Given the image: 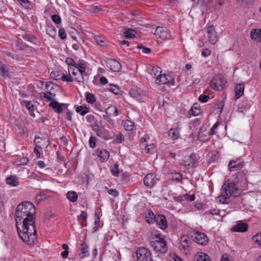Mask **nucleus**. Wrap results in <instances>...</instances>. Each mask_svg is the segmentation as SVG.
<instances>
[{
    "instance_id": "7",
    "label": "nucleus",
    "mask_w": 261,
    "mask_h": 261,
    "mask_svg": "<svg viewBox=\"0 0 261 261\" xmlns=\"http://www.w3.org/2000/svg\"><path fill=\"white\" fill-rule=\"evenodd\" d=\"M106 63L107 67L114 72H118L121 69V64L116 60L107 59Z\"/></svg>"
},
{
    "instance_id": "42",
    "label": "nucleus",
    "mask_w": 261,
    "mask_h": 261,
    "mask_svg": "<svg viewBox=\"0 0 261 261\" xmlns=\"http://www.w3.org/2000/svg\"><path fill=\"white\" fill-rule=\"evenodd\" d=\"M124 136L121 133H119L116 136L115 139H114L113 142L116 143H122L124 141Z\"/></svg>"
},
{
    "instance_id": "23",
    "label": "nucleus",
    "mask_w": 261,
    "mask_h": 261,
    "mask_svg": "<svg viewBox=\"0 0 261 261\" xmlns=\"http://www.w3.org/2000/svg\"><path fill=\"white\" fill-rule=\"evenodd\" d=\"M193 116H196L201 113L200 105L198 103L195 102L193 104L190 110Z\"/></svg>"
},
{
    "instance_id": "31",
    "label": "nucleus",
    "mask_w": 261,
    "mask_h": 261,
    "mask_svg": "<svg viewBox=\"0 0 261 261\" xmlns=\"http://www.w3.org/2000/svg\"><path fill=\"white\" fill-rule=\"evenodd\" d=\"M196 256V261H211L209 256L205 253H199Z\"/></svg>"
},
{
    "instance_id": "48",
    "label": "nucleus",
    "mask_w": 261,
    "mask_h": 261,
    "mask_svg": "<svg viewBox=\"0 0 261 261\" xmlns=\"http://www.w3.org/2000/svg\"><path fill=\"white\" fill-rule=\"evenodd\" d=\"M109 89L110 91L113 92L115 94H118L119 92V89L117 86L114 85L110 84L109 85Z\"/></svg>"
},
{
    "instance_id": "16",
    "label": "nucleus",
    "mask_w": 261,
    "mask_h": 261,
    "mask_svg": "<svg viewBox=\"0 0 261 261\" xmlns=\"http://www.w3.org/2000/svg\"><path fill=\"white\" fill-rule=\"evenodd\" d=\"M153 174H147L144 178V184L146 187H152L155 184V179Z\"/></svg>"
},
{
    "instance_id": "60",
    "label": "nucleus",
    "mask_w": 261,
    "mask_h": 261,
    "mask_svg": "<svg viewBox=\"0 0 261 261\" xmlns=\"http://www.w3.org/2000/svg\"><path fill=\"white\" fill-rule=\"evenodd\" d=\"M173 178L175 181L181 182V179L182 178V175L181 173L176 172L173 175Z\"/></svg>"
},
{
    "instance_id": "8",
    "label": "nucleus",
    "mask_w": 261,
    "mask_h": 261,
    "mask_svg": "<svg viewBox=\"0 0 261 261\" xmlns=\"http://www.w3.org/2000/svg\"><path fill=\"white\" fill-rule=\"evenodd\" d=\"M94 130L97 136L105 140L113 139V137L111 135L110 132L105 128H100L98 126L97 128H94Z\"/></svg>"
},
{
    "instance_id": "35",
    "label": "nucleus",
    "mask_w": 261,
    "mask_h": 261,
    "mask_svg": "<svg viewBox=\"0 0 261 261\" xmlns=\"http://www.w3.org/2000/svg\"><path fill=\"white\" fill-rule=\"evenodd\" d=\"M22 37L25 41H28L32 43H35L37 40L36 38L31 34H25L22 35Z\"/></svg>"
},
{
    "instance_id": "45",
    "label": "nucleus",
    "mask_w": 261,
    "mask_h": 261,
    "mask_svg": "<svg viewBox=\"0 0 261 261\" xmlns=\"http://www.w3.org/2000/svg\"><path fill=\"white\" fill-rule=\"evenodd\" d=\"M118 167L119 165L116 163L114 165V169H111L110 171L113 175L117 176L119 174V170Z\"/></svg>"
},
{
    "instance_id": "4",
    "label": "nucleus",
    "mask_w": 261,
    "mask_h": 261,
    "mask_svg": "<svg viewBox=\"0 0 261 261\" xmlns=\"http://www.w3.org/2000/svg\"><path fill=\"white\" fill-rule=\"evenodd\" d=\"M137 261H152L150 251L147 248L141 247L136 252Z\"/></svg>"
},
{
    "instance_id": "54",
    "label": "nucleus",
    "mask_w": 261,
    "mask_h": 261,
    "mask_svg": "<svg viewBox=\"0 0 261 261\" xmlns=\"http://www.w3.org/2000/svg\"><path fill=\"white\" fill-rule=\"evenodd\" d=\"M137 48L142 50V51L147 54H149L151 52V49L143 45H138Z\"/></svg>"
},
{
    "instance_id": "43",
    "label": "nucleus",
    "mask_w": 261,
    "mask_h": 261,
    "mask_svg": "<svg viewBox=\"0 0 261 261\" xmlns=\"http://www.w3.org/2000/svg\"><path fill=\"white\" fill-rule=\"evenodd\" d=\"M110 110H112V111H114L113 113V115L115 116H117L119 114V112H118V110H117V109L116 108V107L115 106H110V107H109L107 110H106V113L107 114H109L110 115H111L112 114L110 112H109Z\"/></svg>"
},
{
    "instance_id": "52",
    "label": "nucleus",
    "mask_w": 261,
    "mask_h": 261,
    "mask_svg": "<svg viewBox=\"0 0 261 261\" xmlns=\"http://www.w3.org/2000/svg\"><path fill=\"white\" fill-rule=\"evenodd\" d=\"M51 20L56 24H60L61 22V18L59 15H53L51 16Z\"/></svg>"
},
{
    "instance_id": "21",
    "label": "nucleus",
    "mask_w": 261,
    "mask_h": 261,
    "mask_svg": "<svg viewBox=\"0 0 261 261\" xmlns=\"http://www.w3.org/2000/svg\"><path fill=\"white\" fill-rule=\"evenodd\" d=\"M6 183L13 187H16L19 185L18 178L15 175H12L6 178Z\"/></svg>"
},
{
    "instance_id": "15",
    "label": "nucleus",
    "mask_w": 261,
    "mask_h": 261,
    "mask_svg": "<svg viewBox=\"0 0 261 261\" xmlns=\"http://www.w3.org/2000/svg\"><path fill=\"white\" fill-rule=\"evenodd\" d=\"M248 225L245 223H239L236 224L231 228V231L233 232H244L247 231Z\"/></svg>"
},
{
    "instance_id": "22",
    "label": "nucleus",
    "mask_w": 261,
    "mask_h": 261,
    "mask_svg": "<svg viewBox=\"0 0 261 261\" xmlns=\"http://www.w3.org/2000/svg\"><path fill=\"white\" fill-rule=\"evenodd\" d=\"M251 37L261 42V30L253 29L250 33Z\"/></svg>"
},
{
    "instance_id": "62",
    "label": "nucleus",
    "mask_w": 261,
    "mask_h": 261,
    "mask_svg": "<svg viewBox=\"0 0 261 261\" xmlns=\"http://www.w3.org/2000/svg\"><path fill=\"white\" fill-rule=\"evenodd\" d=\"M21 6H22L25 8H29L30 7V3L28 0H22L21 2L19 3Z\"/></svg>"
},
{
    "instance_id": "30",
    "label": "nucleus",
    "mask_w": 261,
    "mask_h": 261,
    "mask_svg": "<svg viewBox=\"0 0 261 261\" xmlns=\"http://www.w3.org/2000/svg\"><path fill=\"white\" fill-rule=\"evenodd\" d=\"M77 72L79 74V77H75V80L79 83L83 82L84 81V76H87L88 75L86 72V69L77 70Z\"/></svg>"
},
{
    "instance_id": "50",
    "label": "nucleus",
    "mask_w": 261,
    "mask_h": 261,
    "mask_svg": "<svg viewBox=\"0 0 261 261\" xmlns=\"http://www.w3.org/2000/svg\"><path fill=\"white\" fill-rule=\"evenodd\" d=\"M74 67L77 68V70H81L86 68V64L83 62H80L79 63H75Z\"/></svg>"
},
{
    "instance_id": "33",
    "label": "nucleus",
    "mask_w": 261,
    "mask_h": 261,
    "mask_svg": "<svg viewBox=\"0 0 261 261\" xmlns=\"http://www.w3.org/2000/svg\"><path fill=\"white\" fill-rule=\"evenodd\" d=\"M86 99L87 101L90 104H93L96 102V97L95 95L89 92H86Z\"/></svg>"
},
{
    "instance_id": "1",
    "label": "nucleus",
    "mask_w": 261,
    "mask_h": 261,
    "mask_svg": "<svg viewBox=\"0 0 261 261\" xmlns=\"http://www.w3.org/2000/svg\"><path fill=\"white\" fill-rule=\"evenodd\" d=\"M36 208L30 201L19 204L15 212L17 233L21 240L28 245H32L37 240L35 224Z\"/></svg>"
},
{
    "instance_id": "28",
    "label": "nucleus",
    "mask_w": 261,
    "mask_h": 261,
    "mask_svg": "<svg viewBox=\"0 0 261 261\" xmlns=\"http://www.w3.org/2000/svg\"><path fill=\"white\" fill-rule=\"evenodd\" d=\"M89 10L90 11V12L92 13H95L101 11L102 10V9L101 6L100 4L96 3L90 6Z\"/></svg>"
},
{
    "instance_id": "6",
    "label": "nucleus",
    "mask_w": 261,
    "mask_h": 261,
    "mask_svg": "<svg viewBox=\"0 0 261 261\" xmlns=\"http://www.w3.org/2000/svg\"><path fill=\"white\" fill-rule=\"evenodd\" d=\"M154 34L163 40L168 39L170 38V33L167 28L165 27H157Z\"/></svg>"
},
{
    "instance_id": "27",
    "label": "nucleus",
    "mask_w": 261,
    "mask_h": 261,
    "mask_svg": "<svg viewBox=\"0 0 261 261\" xmlns=\"http://www.w3.org/2000/svg\"><path fill=\"white\" fill-rule=\"evenodd\" d=\"M168 136L173 140L177 139L179 136V131L177 128H171L169 132Z\"/></svg>"
},
{
    "instance_id": "36",
    "label": "nucleus",
    "mask_w": 261,
    "mask_h": 261,
    "mask_svg": "<svg viewBox=\"0 0 261 261\" xmlns=\"http://www.w3.org/2000/svg\"><path fill=\"white\" fill-rule=\"evenodd\" d=\"M129 95L133 98H138L141 95V91L136 88H132L129 91Z\"/></svg>"
},
{
    "instance_id": "44",
    "label": "nucleus",
    "mask_w": 261,
    "mask_h": 261,
    "mask_svg": "<svg viewBox=\"0 0 261 261\" xmlns=\"http://www.w3.org/2000/svg\"><path fill=\"white\" fill-rule=\"evenodd\" d=\"M97 139L95 137L91 136L89 138V143L90 147L94 148L96 146Z\"/></svg>"
},
{
    "instance_id": "18",
    "label": "nucleus",
    "mask_w": 261,
    "mask_h": 261,
    "mask_svg": "<svg viewBox=\"0 0 261 261\" xmlns=\"http://www.w3.org/2000/svg\"><path fill=\"white\" fill-rule=\"evenodd\" d=\"M96 153L98 158L102 162L107 161L109 158V152L106 149H97Z\"/></svg>"
},
{
    "instance_id": "55",
    "label": "nucleus",
    "mask_w": 261,
    "mask_h": 261,
    "mask_svg": "<svg viewBox=\"0 0 261 261\" xmlns=\"http://www.w3.org/2000/svg\"><path fill=\"white\" fill-rule=\"evenodd\" d=\"M219 124V122L217 121L214 124L213 127L211 128L210 130L209 131L210 135H213L216 134V130L217 129Z\"/></svg>"
},
{
    "instance_id": "34",
    "label": "nucleus",
    "mask_w": 261,
    "mask_h": 261,
    "mask_svg": "<svg viewBox=\"0 0 261 261\" xmlns=\"http://www.w3.org/2000/svg\"><path fill=\"white\" fill-rule=\"evenodd\" d=\"M134 123L129 120H126L124 122V127L127 131H131L134 129Z\"/></svg>"
},
{
    "instance_id": "57",
    "label": "nucleus",
    "mask_w": 261,
    "mask_h": 261,
    "mask_svg": "<svg viewBox=\"0 0 261 261\" xmlns=\"http://www.w3.org/2000/svg\"><path fill=\"white\" fill-rule=\"evenodd\" d=\"M65 62L69 67H74L75 65V62L73 59L71 58H67L65 60Z\"/></svg>"
},
{
    "instance_id": "40",
    "label": "nucleus",
    "mask_w": 261,
    "mask_h": 261,
    "mask_svg": "<svg viewBox=\"0 0 261 261\" xmlns=\"http://www.w3.org/2000/svg\"><path fill=\"white\" fill-rule=\"evenodd\" d=\"M6 65L0 62V74L3 76H8L9 75L8 71L6 69Z\"/></svg>"
},
{
    "instance_id": "37",
    "label": "nucleus",
    "mask_w": 261,
    "mask_h": 261,
    "mask_svg": "<svg viewBox=\"0 0 261 261\" xmlns=\"http://www.w3.org/2000/svg\"><path fill=\"white\" fill-rule=\"evenodd\" d=\"M150 74L153 76V77L155 79L157 77H159V76H161V68L159 67L153 68L150 72Z\"/></svg>"
},
{
    "instance_id": "14",
    "label": "nucleus",
    "mask_w": 261,
    "mask_h": 261,
    "mask_svg": "<svg viewBox=\"0 0 261 261\" xmlns=\"http://www.w3.org/2000/svg\"><path fill=\"white\" fill-rule=\"evenodd\" d=\"M155 222L156 225L163 230L167 228L168 225L166 217L163 215H158L156 216Z\"/></svg>"
},
{
    "instance_id": "32",
    "label": "nucleus",
    "mask_w": 261,
    "mask_h": 261,
    "mask_svg": "<svg viewBox=\"0 0 261 261\" xmlns=\"http://www.w3.org/2000/svg\"><path fill=\"white\" fill-rule=\"evenodd\" d=\"M77 194L74 191H69L67 193V198L71 202H74L77 200Z\"/></svg>"
},
{
    "instance_id": "41",
    "label": "nucleus",
    "mask_w": 261,
    "mask_h": 261,
    "mask_svg": "<svg viewBox=\"0 0 261 261\" xmlns=\"http://www.w3.org/2000/svg\"><path fill=\"white\" fill-rule=\"evenodd\" d=\"M24 103L25 104V106L27 109L31 112H33L35 111L36 108L35 105H34L32 101H24Z\"/></svg>"
},
{
    "instance_id": "12",
    "label": "nucleus",
    "mask_w": 261,
    "mask_h": 261,
    "mask_svg": "<svg viewBox=\"0 0 261 261\" xmlns=\"http://www.w3.org/2000/svg\"><path fill=\"white\" fill-rule=\"evenodd\" d=\"M68 106V104L60 103L56 101H53L49 104V106L52 108L55 112L58 113H62L63 108H67Z\"/></svg>"
},
{
    "instance_id": "58",
    "label": "nucleus",
    "mask_w": 261,
    "mask_h": 261,
    "mask_svg": "<svg viewBox=\"0 0 261 261\" xmlns=\"http://www.w3.org/2000/svg\"><path fill=\"white\" fill-rule=\"evenodd\" d=\"M209 99V96L204 94H201L199 96L198 99L200 102H206Z\"/></svg>"
},
{
    "instance_id": "39",
    "label": "nucleus",
    "mask_w": 261,
    "mask_h": 261,
    "mask_svg": "<svg viewBox=\"0 0 261 261\" xmlns=\"http://www.w3.org/2000/svg\"><path fill=\"white\" fill-rule=\"evenodd\" d=\"M94 40L99 45L101 46H105V38L102 36H96L94 37Z\"/></svg>"
},
{
    "instance_id": "10",
    "label": "nucleus",
    "mask_w": 261,
    "mask_h": 261,
    "mask_svg": "<svg viewBox=\"0 0 261 261\" xmlns=\"http://www.w3.org/2000/svg\"><path fill=\"white\" fill-rule=\"evenodd\" d=\"M194 240L199 245H205L208 242L207 236L201 232H196L194 234Z\"/></svg>"
},
{
    "instance_id": "56",
    "label": "nucleus",
    "mask_w": 261,
    "mask_h": 261,
    "mask_svg": "<svg viewBox=\"0 0 261 261\" xmlns=\"http://www.w3.org/2000/svg\"><path fill=\"white\" fill-rule=\"evenodd\" d=\"M59 36L62 40L66 38V31L64 29H60L59 30Z\"/></svg>"
},
{
    "instance_id": "5",
    "label": "nucleus",
    "mask_w": 261,
    "mask_h": 261,
    "mask_svg": "<svg viewBox=\"0 0 261 261\" xmlns=\"http://www.w3.org/2000/svg\"><path fill=\"white\" fill-rule=\"evenodd\" d=\"M197 163L196 154L192 153L189 156H185L180 165L189 168L194 167Z\"/></svg>"
},
{
    "instance_id": "20",
    "label": "nucleus",
    "mask_w": 261,
    "mask_h": 261,
    "mask_svg": "<svg viewBox=\"0 0 261 261\" xmlns=\"http://www.w3.org/2000/svg\"><path fill=\"white\" fill-rule=\"evenodd\" d=\"M243 163L244 161L240 159L231 160L228 164V169L231 170L233 168H240L242 166Z\"/></svg>"
},
{
    "instance_id": "51",
    "label": "nucleus",
    "mask_w": 261,
    "mask_h": 261,
    "mask_svg": "<svg viewBox=\"0 0 261 261\" xmlns=\"http://www.w3.org/2000/svg\"><path fill=\"white\" fill-rule=\"evenodd\" d=\"M49 95L47 92H43V97L44 98H46L48 101L53 100L54 98V97L55 96V94H52L50 92H49Z\"/></svg>"
},
{
    "instance_id": "3",
    "label": "nucleus",
    "mask_w": 261,
    "mask_h": 261,
    "mask_svg": "<svg viewBox=\"0 0 261 261\" xmlns=\"http://www.w3.org/2000/svg\"><path fill=\"white\" fill-rule=\"evenodd\" d=\"M152 234L155 240H151L150 242V245L155 251L162 254L166 253L168 250V247L164 236L158 231H154Z\"/></svg>"
},
{
    "instance_id": "59",
    "label": "nucleus",
    "mask_w": 261,
    "mask_h": 261,
    "mask_svg": "<svg viewBox=\"0 0 261 261\" xmlns=\"http://www.w3.org/2000/svg\"><path fill=\"white\" fill-rule=\"evenodd\" d=\"M184 198L189 201H193L195 200V196L194 194L189 195L188 194H184L183 195Z\"/></svg>"
},
{
    "instance_id": "26",
    "label": "nucleus",
    "mask_w": 261,
    "mask_h": 261,
    "mask_svg": "<svg viewBox=\"0 0 261 261\" xmlns=\"http://www.w3.org/2000/svg\"><path fill=\"white\" fill-rule=\"evenodd\" d=\"M156 216H155L151 211H149L146 216L145 219L149 224H153L156 220Z\"/></svg>"
},
{
    "instance_id": "64",
    "label": "nucleus",
    "mask_w": 261,
    "mask_h": 261,
    "mask_svg": "<svg viewBox=\"0 0 261 261\" xmlns=\"http://www.w3.org/2000/svg\"><path fill=\"white\" fill-rule=\"evenodd\" d=\"M86 119L89 123L93 122L94 121L95 117L93 115H88L86 116Z\"/></svg>"
},
{
    "instance_id": "25",
    "label": "nucleus",
    "mask_w": 261,
    "mask_h": 261,
    "mask_svg": "<svg viewBox=\"0 0 261 261\" xmlns=\"http://www.w3.org/2000/svg\"><path fill=\"white\" fill-rule=\"evenodd\" d=\"M88 249V246L85 242H83L81 244V253L80 255L81 258H83L84 257L88 256L89 255Z\"/></svg>"
},
{
    "instance_id": "38",
    "label": "nucleus",
    "mask_w": 261,
    "mask_h": 261,
    "mask_svg": "<svg viewBox=\"0 0 261 261\" xmlns=\"http://www.w3.org/2000/svg\"><path fill=\"white\" fill-rule=\"evenodd\" d=\"M62 72L61 71H54L50 73V76L52 79L56 80H60L62 78Z\"/></svg>"
},
{
    "instance_id": "11",
    "label": "nucleus",
    "mask_w": 261,
    "mask_h": 261,
    "mask_svg": "<svg viewBox=\"0 0 261 261\" xmlns=\"http://www.w3.org/2000/svg\"><path fill=\"white\" fill-rule=\"evenodd\" d=\"M208 41L212 44H215L218 41L217 34L213 25L207 28Z\"/></svg>"
},
{
    "instance_id": "47",
    "label": "nucleus",
    "mask_w": 261,
    "mask_h": 261,
    "mask_svg": "<svg viewBox=\"0 0 261 261\" xmlns=\"http://www.w3.org/2000/svg\"><path fill=\"white\" fill-rule=\"evenodd\" d=\"M155 146L154 144L148 145L145 146V150L148 153L152 154L154 152Z\"/></svg>"
},
{
    "instance_id": "13",
    "label": "nucleus",
    "mask_w": 261,
    "mask_h": 261,
    "mask_svg": "<svg viewBox=\"0 0 261 261\" xmlns=\"http://www.w3.org/2000/svg\"><path fill=\"white\" fill-rule=\"evenodd\" d=\"M212 136L210 135L209 131H207L206 129V128H200L198 135V139L201 142H206L210 138V136Z\"/></svg>"
},
{
    "instance_id": "61",
    "label": "nucleus",
    "mask_w": 261,
    "mask_h": 261,
    "mask_svg": "<svg viewBox=\"0 0 261 261\" xmlns=\"http://www.w3.org/2000/svg\"><path fill=\"white\" fill-rule=\"evenodd\" d=\"M21 6H22L25 8H29L30 7V3L28 0H22L21 2L19 3Z\"/></svg>"
},
{
    "instance_id": "63",
    "label": "nucleus",
    "mask_w": 261,
    "mask_h": 261,
    "mask_svg": "<svg viewBox=\"0 0 261 261\" xmlns=\"http://www.w3.org/2000/svg\"><path fill=\"white\" fill-rule=\"evenodd\" d=\"M211 51L208 48H204L202 51V55L204 57H208L211 55Z\"/></svg>"
},
{
    "instance_id": "24",
    "label": "nucleus",
    "mask_w": 261,
    "mask_h": 261,
    "mask_svg": "<svg viewBox=\"0 0 261 261\" xmlns=\"http://www.w3.org/2000/svg\"><path fill=\"white\" fill-rule=\"evenodd\" d=\"M75 111L77 113L80 114L81 115H85L86 114L89 112V109L85 105L82 106H75Z\"/></svg>"
},
{
    "instance_id": "49",
    "label": "nucleus",
    "mask_w": 261,
    "mask_h": 261,
    "mask_svg": "<svg viewBox=\"0 0 261 261\" xmlns=\"http://www.w3.org/2000/svg\"><path fill=\"white\" fill-rule=\"evenodd\" d=\"M233 176H234L236 181H239L244 177V174L243 171H240L236 173L235 175Z\"/></svg>"
},
{
    "instance_id": "53",
    "label": "nucleus",
    "mask_w": 261,
    "mask_h": 261,
    "mask_svg": "<svg viewBox=\"0 0 261 261\" xmlns=\"http://www.w3.org/2000/svg\"><path fill=\"white\" fill-rule=\"evenodd\" d=\"M105 189L110 195H112L114 197H116L119 194L118 191L116 189H109L107 187H105Z\"/></svg>"
},
{
    "instance_id": "29",
    "label": "nucleus",
    "mask_w": 261,
    "mask_h": 261,
    "mask_svg": "<svg viewBox=\"0 0 261 261\" xmlns=\"http://www.w3.org/2000/svg\"><path fill=\"white\" fill-rule=\"evenodd\" d=\"M136 32L132 29H127L124 32L126 38H134L136 37Z\"/></svg>"
},
{
    "instance_id": "19",
    "label": "nucleus",
    "mask_w": 261,
    "mask_h": 261,
    "mask_svg": "<svg viewBox=\"0 0 261 261\" xmlns=\"http://www.w3.org/2000/svg\"><path fill=\"white\" fill-rule=\"evenodd\" d=\"M244 84L240 83L237 84L234 88L235 98L236 99L240 98L244 94Z\"/></svg>"
},
{
    "instance_id": "46",
    "label": "nucleus",
    "mask_w": 261,
    "mask_h": 261,
    "mask_svg": "<svg viewBox=\"0 0 261 261\" xmlns=\"http://www.w3.org/2000/svg\"><path fill=\"white\" fill-rule=\"evenodd\" d=\"M61 77L62 78L61 80L63 81H66L68 82H71L73 81L72 77L70 74H69V75H66L62 72Z\"/></svg>"
},
{
    "instance_id": "17",
    "label": "nucleus",
    "mask_w": 261,
    "mask_h": 261,
    "mask_svg": "<svg viewBox=\"0 0 261 261\" xmlns=\"http://www.w3.org/2000/svg\"><path fill=\"white\" fill-rule=\"evenodd\" d=\"M170 79L171 76L168 74H161L159 77H156L155 83L159 85L167 84L170 81Z\"/></svg>"
},
{
    "instance_id": "9",
    "label": "nucleus",
    "mask_w": 261,
    "mask_h": 261,
    "mask_svg": "<svg viewBox=\"0 0 261 261\" xmlns=\"http://www.w3.org/2000/svg\"><path fill=\"white\" fill-rule=\"evenodd\" d=\"M227 83L226 79L223 77H215L211 82V87L215 89L219 90Z\"/></svg>"
},
{
    "instance_id": "2",
    "label": "nucleus",
    "mask_w": 261,
    "mask_h": 261,
    "mask_svg": "<svg viewBox=\"0 0 261 261\" xmlns=\"http://www.w3.org/2000/svg\"><path fill=\"white\" fill-rule=\"evenodd\" d=\"M221 195L217 198L222 204L228 203L227 199L233 196L238 195V189L234 182H225L222 187Z\"/></svg>"
}]
</instances>
